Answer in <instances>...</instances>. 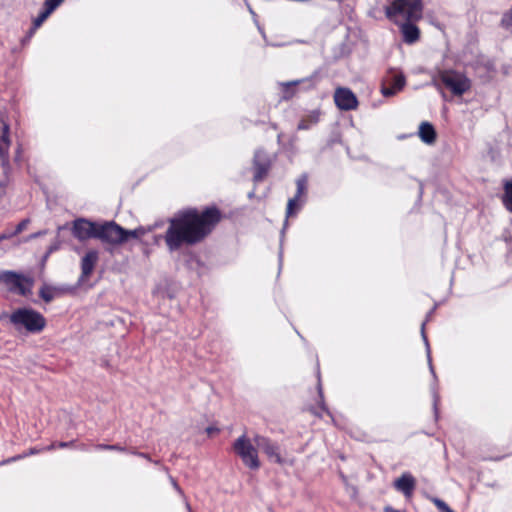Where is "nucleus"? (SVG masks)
Here are the masks:
<instances>
[{
  "instance_id": "1",
  "label": "nucleus",
  "mask_w": 512,
  "mask_h": 512,
  "mask_svg": "<svg viewBox=\"0 0 512 512\" xmlns=\"http://www.w3.org/2000/svg\"><path fill=\"white\" fill-rule=\"evenodd\" d=\"M221 219L216 207H206L202 211L187 208L178 211L170 218L164 234V241L170 252L183 246H193L202 242Z\"/></svg>"
},
{
  "instance_id": "2",
  "label": "nucleus",
  "mask_w": 512,
  "mask_h": 512,
  "mask_svg": "<svg viewBox=\"0 0 512 512\" xmlns=\"http://www.w3.org/2000/svg\"><path fill=\"white\" fill-rule=\"evenodd\" d=\"M384 10L386 17L400 27L406 44L418 41L420 30L415 22L423 15L422 0H393Z\"/></svg>"
},
{
  "instance_id": "3",
  "label": "nucleus",
  "mask_w": 512,
  "mask_h": 512,
  "mask_svg": "<svg viewBox=\"0 0 512 512\" xmlns=\"http://www.w3.org/2000/svg\"><path fill=\"white\" fill-rule=\"evenodd\" d=\"M10 324L16 331L25 330L27 333L38 334L46 327L45 317L38 311L29 307L15 309L8 315Z\"/></svg>"
},
{
  "instance_id": "4",
  "label": "nucleus",
  "mask_w": 512,
  "mask_h": 512,
  "mask_svg": "<svg viewBox=\"0 0 512 512\" xmlns=\"http://www.w3.org/2000/svg\"><path fill=\"white\" fill-rule=\"evenodd\" d=\"M0 283L5 284L9 292L26 297L31 293L33 279L15 271L6 270L0 272Z\"/></svg>"
},
{
  "instance_id": "5",
  "label": "nucleus",
  "mask_w": 512,
  "mask_h": 512,
  "mask_svg": "<svg viewBox=\"0 0 512 512\" xmlns=\"http://www.w3.org/2000/svg\"><path fill=\"white\" fill-rule=\"evenodd\" d=\"M234 452L241 458L245 466L252 470L260 467L258 452L246 434L238 437L233 444Z\"/></svg>"
},
{
  "instance_id": "6",
  "label": "nucleus",
  "mask_w": 512,
  "mask_h": 512,
  "mask_svg": "<svg viewBox=\"0 0 512 512\" xmlns=\"http://www.w3.org/2000/svg\"><path fill=\"white\" fill-rule=\"evenodd\" d=\"M439 78L442 84L456 96L463 95L471 88L470 79L459 72L444 71Z\"/></svg>"
},
{
  "instance_id": "7",
  "label": "nucleus",
  "mask_w": 512,
  "mask_h": 512,
  "mask_svg": "<svg viewBox=\"0 0 512 512\" xmlns=\"http://www.w3.org/2000/svg\"><path fill=\"white\" fill-rule=\"evenodd\" d=\"M97 239L113 245L125 243L127 242L126 229L114 221L99 224Z\"/></svg>"
},
{
  "instance_id": "8",
  "label": "nucleus",
  "mask_w": 512,
  "mask_h": 512,
  "mask_svg": "<svg viewBox=\"0 0 512 512\" xmlns=\"http://www.w3.org/2000/svg\"><path fill=\"white\" fill-rule=\"evenodd\" d=\"M421 336H422L423 342H424L425 347H426V354H427V359H428L429 370H430V373H431V375L433 377V380H434L433 384L431 385V394H432V398H433L434 416H435V419L437 420L438 417H439V408H438V406H439V403H440L438 378H437L436 372L434 370V367L432 365L430 345H429V342H428L427 335L425 333V323L421 324Z\"/></svg>"
},
{
  "instance_id": "9",
  "label": "nucleus",
  "mask_w": 512,
  "mask_h": 512,
  "mask_svg": "<svg viewBox=\"0 0 512 512\" xmlns=\"http://www.w3.org/2000/svg\"><path fill=\"white\" fill-rule=\"evenodd\" d=\"M99 224L85 218H78L73 221L72 234L79 241H85L90 238H96Z\"/></svg>"
},
{
  "instance_id": "10",
  "label": "nucleus",
  "mask_w": 512,
  "mask_h": 512,
  "mask_svg": "<svg viewBox=\"0 0 512 512\" xmlns=\"http://www.w3.org/2000/svg\"><path fill=\"white\" fill-rule=\"evenodd\" d=\"M320 80V73L318 71H315L312 75H310L307 78L280 83L281 91H282V99L283 100H289L294 96V87L300 84H307L306 88H312L315 87L316 84Z\"/></svg>"
},
{
  "instance_id": "11",
  "label": "nucleus",
  "mask_w": 512,
  "mask_h": 512,
  "mask_svg": "<svg viewBox=\"0 0 512 512\" xmlns=\"http://www.w3.org/2000/svg\"><path fill=\"white\" fill-rule=\"evenodd\" d=\"M254 441L257 447L262 450L270 460L278 464L284 463V459L280 455V447L276 442L261 435H256Z\"/></svg>"
},
{
  "instance_id": "12",
  "label": "nucleus",
  "mask_w": 512,
  "mask_h": 512,
  "mask_svg": "<svg viewBox=\"0 0 512 512\" xmlns=\"http://www.w3.org/2000/svg\"><path fill=\"white\" fill-rule=\"evenodd\" d=\"M336 106L343 111H350L357 108L358 100L356 95L349 88H337L334 94Z\"/></svg>"
},
{
  "instance_id": "13",
  "label": "nucleus",
  "mask_w": 512,
  "mask_h": 512,
  "mask_svg": "<svg viewBox=\"0 0 512 512\" xmlns=\"http://www.w3.org/2000/svg\"><path fill=\"white\" fill-rule=\"evenodd\" d=\"M9 125L0 119V159L4 172L9 168Z\"/></svg>"
},
{
  "instance_id": "14",
  "label": "nucleus",
  "mask_w": 512,
  "mask_h": 512,
  "mask_svg": "<svg viewBox=\"0 0 512 512\" xmlns=\"http://www.w3.org/2000/svg\"><path fill=\"white\" fill-rule=\"evenodd\" d=\"M388 85H383L381 93L384 97H391L403 89L406 83L405 76L402 73L391 71L387 77Z\"/></svg>"
},
{
  "instance_id": "15",
  "label": "nucleus",
  "mask_w": 512,
  "mask_h": 512,
  "mask_svg": "<svg viewBox=\"0 0 512 512\" xmlns=\"http://www.w3.org/2000/svg\"><path fill=\"white\" fill-rule=\"evenodd\" d=\"M254 165V181L260 182L267 175L270 168V161L267 154L262 150H257L253 159Z\"/></svg>"
},
{
  "instance_id": "16",
  "label": "nucleus",
  "mask_w": 512,
  "mask_h": 512,
  "mask_svg": "<svg viewBox=\"0 0 512 512\" xmlns=\"http://www.w3.org/2000/svg\"><path fill=\"white\" fill-rule=\"evenodd\" d=\"M99 259V253L96 250L88 251L81 259V275L78 284H82L92 274Z\"/></svg>"
},
{
  "instance_id": "17",
  "label": "nucleus",
  "mask_w": 512,
  "mask_h": 512,
  "mask_svg": "<svg viewBox=\"0 0 512 512\" xmlns=\"http://www.w3.org/2000/svg\"><path fill=\"white\" fill-rule=\"evenodd\" d=\"M71 291L72 289L69 286H53L45 283L39 289V296L45 303H50L55 298L60 297Z\"/></svg>"
},
{
  "instance_id": "18",
  "label": "nucleus",
  "mask_w": 512,
  "mask_h": 512,
  "mask_svg": "<svg viewBox=\"0 0 512 512\" xmlns=\"http://www.w3.org/2000/svg\"><path fill=\"white\" fill-rule=\"evenodd\" d=\"M416 486L415 478L409 473H403L394 482V487L397 491L401 492L405 497H411Z\"/></svg>"
},
{
  "instance_id": "19",
  "label": "nucleus",
  "mask_w": 512,
  "mask_h": 512,
  "mask_svg": "<svg viewBox=\"0 0 512 512\" xmlns=\"http://www.w3.org/2000/svg\"><path fill=\"white\" fill-rule=\"evenodd\" d=\"M321 117V111L319 109H314L312 111H309L305 115L302 116L300 119L297 129L298 130H309L315 125L318 124Z\"/></svg>"
},
{
  "instance_id": "20",
  "label": "nucleus",
  "mask_w": 512,
  "mask_h": 512,
  "mask_svg": "<svg viewBox=\"0 0 512 512\" xmlns=\"http://www.w3.org/2000/svg\"><path fill=\"white\" fill-rule=\"evenodd\" d=\"M419 137L425 144H433L436 140V131L429 122H422L419 126Z\"/></svg>"
},
{
  "instance_id": "21",
  "label": "nucleus",
  "mask_w": 512,
  "mask_h": 512,
  "mask_svg": "<svg viewBox=\"0 0 512 512\" xmlns=\"http://www.w3.org/2000/svg\"><path fill=\"white\" fill-rule=\"evenodd\" d=\"M503 189L504 193L501 197L502 204L507 211L512 213V179L504 182Z\"/></svg>"
},
{
  "instance_id": "22",
  "label": "nucleus",
  "mask_w": 512,
  "mask_h": 512,
  "mask_svg": "<svg viewBox=\"0 0 512 512\" xmlns=\"http://www.w3.org/2000/svg\"><path fill=\"white\" fill-rule=\"evenodd\" d=\"M53 11L54 10L52 8L43 5V11H41L39 15L33 20L31 33H35V31L42 25V23L49 17V15Z\"/></svg>"
},
{
  "instance_id": "23",
  "label": "nucleus",
  "mask_w": 512,
  "mask_h": 512,
  "mask_svg": "<svg viewBox=\"0 0 512 512\" xmlns=\"http://www.w3.org/2000/svg\"><path fill=\"white\" fill-rule=\"evenodd\" d=\"M126 233H127V241L130 239V238H133V239H140L142 236H144L146 233H147V229L140 226V227H137L133 230H127L126 229Z\"/></svg>"
},
{
  "instance_id": "24",
  "label": "nucleus",
  "mask_w": 512,
  "mask_h": 512,
  "mask_svg": "<svg viewBox=\"0 0 512 512\" xmlns=\"http://www.w3.org/2000/svg\"><path fill=\"white\" fill-rule=\"evenodd\" d=\"M297 191H296V198H300L305 190H306V185H307V177L305 175H302L300 178L297 179Z\"/></svg>"
},
{
  "instance_id": "25",
  "label": "nucleus",
  "mask_w": 512,
  "mask_h": 512,
  "mask_svg": "<svg viewBox=\"0 0 512 512\" xmlns=\"http://www.w3.org/2000/svg\"><path fill=\"white\" fill-rule=\"evenodd\" d=\"M95 449L97 450H110V451H119L125 452L126 448L119 444H97L95 445Z\"/></svg>"
},
{
  "instance_id": "26",
  "label": "nucleus",
  "mask_w": 512,
  "mask_h": 512,
  "mask_svg": "<svg viewBox=\"0 0 512 512\" xmlns=\"http://www.w3.org/2000/svg\"><path fill=\"white\" fill-rule=\"evenodd\" d=\"M433 502L441 512H454L443 500L439 498H435Z\"/></svg>"
},
{
  "instance_id": "27",
  "label": "nucleus",
  "mask_w": 512,
  "mask_h": 512,
  "mask_svg": "<svg viewBox=\"0 0 512 512\" xmlns=\"http://www.w3.org/2000/svg\"><path fill=\"white\" fill-rule=\"evenodd\" d=\"M298 200H299V198H296V196L289 199L288 204H287V211H286L287 217H290L295 213L294 207L296 206Z\"/></svg>"
},
{
  "instance_id": "28",
  "label": "nucleus",
  "mask_w": 512,
  "mask_h": 512,
  "mask_svg": "<svg viewBox=\"0 0 512 512\" xmlns=\"http://www.w3.org/2000/svg\"><path fill=\"white\" fill-rule=\"evenodd\" d=\"M30 223V220L28 218L23 219L20 221L17 226L14 229V233L16 235L20 234L23 230L26 229L27 225Z\"/></svg>"
},
{
  "instance_id": "29",
  "label": "nucleus",
  "mask_w": 512,
  "mask_h": 512,
  "mask_svg": "<svg viewBox=\"0 0 512 512\" xmlns=\"http://www.w3.org/2000/svg\"><path fill=\"white\" fill-rule=\"evenodd\" d=\"M59 248H60V241L56 240L54 243L49 245V247L47 248V251H46V254H45L44 258L45 259L48 258L50 254H52L53 252L57 251Z\"/></svg>"
},
{
  "instance_id": "30",
  "label": "nucleus",
  "mask_w": 512,
  "mask_h": 512,
  "mask_svg": "<svg viewBox=\"0 0 512 512\" xmlns=\"http://www.w3.org/2000/svg\"><path fill=\"white\" fill-rule=\"evenodd\" d=\"M318 392H319V397H320V407L323 411H325L328 415H330V412L329 410L327 409L326 405H325V402H324V396H323V391H322V387L321 385L319 384L318 385Z\"/></svg>"
},
{
  "instance_id": "31",
  "label": "nucleus",
  "mask_w": 512,
  "mask_h": 512,
  "mask_svg": "<svg viewBox=\"0 0 512 512\" xmlns=\"http://www.w3.org/2000/svg\"><path fill=\"white\" fill-rule=\"evenodd\" d=\"M63 1L64 0H45L44 1V6H48V7L52 8L53 10H55L57 7L60 6V4Z\"/></svg>"
},
{
  "instance_id": "32",
  "label": "nucleus",
  "mask_w": 512,
  "mask_h": 512,
  "mask_svg": "<svg viewBox=\"0 0 512 512\" xmlns=\"http://www.w3.org/2000/svg\"><path fill=\"white\" fill-rule=\"evenodd\" d=\"M14 236H16V234L14 233V230L7 229L3 233L0 234V242L3 240L11 239Z\"/></svg>"
},
{
  "instance_id": "33",
  "label": "nucleus",
  "mask_w": 512,
  "mask_h": 512,
  "mask_svg": "<svg viewBox=\"0 0 512 512\" xmlns=\"http://www.w3.org/2000/svg\"><path fill=\"white\" fill-rule=\"evenodd\" d=\"M74 445H75V441H68V442L61 441V442L57 443L58 448H67V447H72Z\"/></svg>"
},
{
  "instance_id": "34",
  "label": "nucleus",
  "mask_w": 512,
  "mask_h": 512,
  "mask_svg": "<svg viewBox=\"0 0 512 512\" xmlns=\"http://www.w3.org/2000/svg\"><path fill=\"white\" fill-rule=\"evenodd\" d=\"M170 481L172 483V486L174 487V489L180 494V495H183V490L180 488V486L178 485V483L176 482V480L170 476Z\"/></svg>"
},
{
  "instance_id": "35",
  "label": "nucleus",
  "mask_w": 512,
  "mask_h": 512,
  "mask_svg": "<svg viewBox=\"0 0 512 512\" xmlns=\"http://www.w3.org/2000/svg\"><path fill=\"white\" fill-rule=\"evenodd\" d=\"M24 457H25V456H24V453H23V454H21V455L13 456V457H11V458H9V459H7V460H4L1 464L11 463V462L17 461V460H19V459H22V458H24Z\"/></svg>"
},
{
  "instance_id": "36",
  "label": "nucleus",
  "mask_w": 512,
  "mask_h": 512,
  "mask_svg": "<svg viewBox=\"0 0 512 512\" xmlns=\"http://www.w3.org/2000/svg\"><path fill=\"white\" fill-rule=\"evenodd\" d=\"M41 451H44V449L43 448H41V449L31 448V449H29V451L24 453V456L27 457V456H30V455H34V454H37V453H39Z\"/></svg>"
},
{
  "instance_id": "37",
  "label": "nucleus",
  "mask_w": 512,
  "mask_h": 512,
  "mask_svg": "<svg viewBox=\"0 0 512 512\" xmlns=\"http://www.w3.org/2000/svg\"><path fill=\"white\" fill-rule=\"evenodd\" d=\"M33 35H34V33H31V28H30L27 35L22 39V41H21L22 44L25 45L26 43H28Z\"/></svg>"
},
{
  "instance_id": "38",
  "label": "nucleus",
  "mask_w": 512,
  "mask_h": 512,
  "mask_svg": "<svg viewBox=\"0 0 512 512\" xmlns=\"http://www.w3.org/2000/svg\"><path fill=\"white\" fill-rule=\"evenodd\" d=\"M46 232H47L46 230H43V231H38V232H36V233H33V234H31V235L28 237V240L38 238V237H40V236H42V235L46 234Z\"/></svg>"
},
{
  "instance_id": "39",
  "label": "nucleus",
  "mask_w": 512,
  "mask_h": 512,
  "mask_svg": "<svg viewBox=\"0 0 512 512\" xmlns=\"http://www.w3.org/2000/svg\"><path fill=\"white\" fill-rule=\"evenodd\" d=\"M137 456L152 462V459L150 458L149 454H147V453H144V452L137 453Z\"/></svg>"
},
{
  "instance_id": "40",
  "label": "nucleus",
  "mask_w": 512,
  "mask_h": 512,
  "mask_svg": "<svg viewBox=\"0 0 512 512\" xmlns=\"http://www.w3.org/2000/svg\"><path fill=\"white\" fill-rule=\"evenodd\" d=\"M384 512H401L400 510H396L391 506H387L384 508Z\"/></svg>"
},
{
  "instance_id": "41",
  "label": "nucleus",
  "mask_w": 512,
  "mask_h": 512,
  "mask_svg": "<svg viewBox=\"0 0 512 512\" xmlns=\"http://www.w3.org/2000/svg\"><path fill=\"white\" fill-rule=\"evenodd\" d=\"M434 310H435V307H434V308H432V309L428 312L427 317H426V320H425V321H423V322H422V324H423V323H425V324L427 323V321L429 320V318L432 316V314H433Z\"/></svg>"
},
{
  "instance_id": "42",
  "label": "nucleus",
  "mask_w": 512,
  "mask_h": 512,
  "mask_svg": "<svg viewBox=\"0 0 512 512\" xmlns=\"http://www.w3.org/2000/svg\"><path fill=\"white\" fill-rule=\"evenodd\" d=\"M55 448H58V447H57V443H52L51 445H49V446H47V447H45V448H43V449H44V450H48V451H50V450H53V449H55Z\"/></svg>"
},
{
  "instance_id": "43",
  "label": "nucleus",
  "mask_w": 512,
  "mask_h": 512,
  "mask_svg": "<svg viewBox=\"0 0 512 512\" xmlns=\"http://www.w3.org/2000/svg\"><path fill=\"white\" fill-rule=\"evenodd\" d=\"M214 432H218V429L217 428H214V427H208L207 428V433L208 434H212Z\"/></svg>"
},
{
  "instance_id": "44",
  "label": "nucleus",
  "mask_w": 512,
  "mask_h": 512,
  "mask_svg": "<svg viewBox=\"0 0 512 512\" xmlns=\"http://www.w3.org/2000/svg\"><path fill=\"white\" fill-rule=\"evenodd\" d=\"M77 448L81 450H87V447L84 444L79 445Z\"/></svg>"
},
{
  "instance_id": "45",
  "label": "nucleus",
  "mask_w": 512,
  "mask_h": 512,
  "mask_svg": "<svg viewBox=\"0 0 512 512\" xmlns=\"http://www.w3.org/2000/svg\"><path fill=\"white\" fill-rule=\"evenodd\" d=\"M130 453L137 456V453H140V452L137 450H131Z\"/></svg>"
},
{
  "instance_id": "46",
  "label": "nucleus",
  "mask_w": 512,
  "mask_h": 512,
  "mask_svg": "<svg viewBox=\"0 0 512 512\" xmlns=\"http://www.w3.org/2000/svg\"><path fill=\"white\" fill-rule=\"evenodd\" d=\"M186 507H187V509H188V512H192V511H191L190 504H189L188 502H186Z\"/></svg>"
},
{
  "instance_id": "47",
  "label": "nucleus",
  "mask_w": 512,
  "mask_h": 512,
  "mask_svg": "<svg viewBox=\"0 0 512 512\" xmlns=\"http://www.w3.org/2000/svg\"><path fill=\"white\" fill-rule=\"evenodd\" d=\"M253 195H254V192L249 193L250 198L253 197Z\"/></svg>"
}]
</instances>
